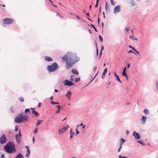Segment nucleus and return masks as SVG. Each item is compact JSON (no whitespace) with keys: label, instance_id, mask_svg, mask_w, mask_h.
Masks as SVG:
<instances>
[{"label":"nucleus","instance_id":"55","mask_svg":"<svg viewBox=\"0 0 158 158\" xmlns=\"http://www.w3.org/2000/svg\"><path fill=\"white\" fill-rule=\"evenodd\" d=\"M51 103L53 105H54V104H55V102H53V101H52L51 102Z\"/></svg>","mask_w":158,"mask_h":158},{"label":"nucleus","instance_id":"56","mask_svg":"<svg viewBox=\"0 0 158 158\" xmlns=\"http://www.w3.org/2000/svg\"><path fill=\"white\" fill-rule=\"evenodd\" d=\"M64 128H66V130L67 129L69 128V125H67V126L66 127H64Z\"/></svg>","mask_w":158,"mask_h":158},{"label":"nucleus","instance_id":"2","mask_svg":"<svg viewBox=\"0 0 158 158\" xmlns=\"http://www.w3.org/2000/svg\"><path fill=\"white\" fill-rule=\"evenodd\" d=\"M5 151L7 153H12L16 152L15 143L12 141L8 142L4 147Z\"/></svg>","mask_w":158,"mask_h":158},{"label":"nucleus","instance_id":"11","mask_svg":"<svg viewBox=\"0 0 158 158\" xmlns=\"http://www.w3.org/2000/svg\"><path fill=\"white\" fill-rule=\"evenodd\" d=\"M66 131V128L63 127L58 130V133L59 134H61L64 133Z\"/></svg>","mask_w":158,"mask_h":158},{"label":"nucleus","instance_id":"16","mask_svg":"<svg viewBox=\"0 0 158 158\" xmlns=\"http://www.w3.org/2000/svg\"><path fill=\"white\" fill-rule=\"evenodd\" d=\"M45 59L46 60L48 61H52V59L51 58L48 56H45Z\"/></svg>","mask_w":158,"mask_h":158},{"label":"nucleus","instance_id":"15","mask_svg":"<svg viewBox=\"0 0 158 158\" xmlns=\"http://www.w3.org/2000/svg\"><path fill=\"white\" fill-rule=\"evenodd\" d=\"M71 92L69 91L68 92L67 94H66V96L70 100V96H71Z\"/></svg>","mask_w":158,"mask_h":158},{"label":"nucleus","instance_id":"33","mask_svg":"<svg viewBox=\"0 0 158 158\" xmlns=\"http://www.w3.org/2000/svg\"><path fill=\"white\" fill-rule=\"evenodd\" d=\"M74 75H72L70 77V80L71 81H73V77H74Z\"/></svg>","mask_w":158,"mask_h":158},{"label":"nucleus","instance_id":"53","mask_svg":"<svg viewBox=\"0 0 158 158\" xmlns=\"http://www.w3.org/2000/svg\"><path fill=\"white\" fill-rule=\"evenodd\" d=\"M41 102H39L38 104V107H40V105H41Z\"/></svg>","mask_w":158,"mask_h":158},{"label":"nucleus","instance_id":"13","mask_svg":"<svg viewBox=\"0 0 158 158\" xmlns=\"http://www.w3.org/2000/svg\"><path fill=\"white\" fill-rule=\"evenodd\" d=\"M72 72L73 74L75 75H78L79 74L78 71L76 69H72Z\"/></svg>","mask_w":158,"mask_h":158},{"label":"nucleus","instance_id":"8","mask_svg":"<svg viewBox=\"0 0 158 158\" xmlns=\"http://www.w3.org/2000/svg\"><path fill=\"white\" fill-rule=\"evenodd\" d=\"M121 11V6L118 5L115 6L114 10V13L115 14Z\"/></svg>","mask_w":158,"mask_h":158},{"label":"nucleus","instance_id":"17","mask_svg":"<svg viewBox=\"0 0 158 158\" xmlns=\"http://www.w3.org/2000/svg\"><path fill=\"white\" fill-rule=\"evenodd\" d=\"M126 67L124 68L122 73V75L123 76H127V74L126 72Z\"/></svg>","mask_w":158,"mask_h":158},{"label":"nucleus","instance_id":"61","mask_svg":"<svg viewBox=\"0 0 158 158\" xmlns=\"http://www.w3.org/2000/svg\"><path fill=\"white\" fill-rule=\"evenodd\" d=\"M114 74L115 77H116V76H117V75H116V74L115 73H114Z\"/></svg>","mask_w":158,"mask_h":158},{"label":"nucleus","instance_id":"4","mask_svg":"<svg viewBox=\"0 0 158 158\" xmlns=\"http://www.w3.org/2000/svg\"><path fill=\"white\" fill-rule=\"evenodd\" d=\"M58 68L57 64L54 63L52 64L48 65L47 67V69L49 72H52L56 71Z\"/></svg>","mask_w":158,"mask_h":158},{"label":"nucleus","instance_id":"41","mask_svg":"<svg viewBox=\"0 0 158 158\" xmlns=\"http://www.w3.org/2000/svg\"><path fill=\"white\" fill-rule=\"evenodd\" d=\"M60 109H58V110L56 112V114H57L60 113Z\"/></svg>","mask_w":158,"mask_h":158},{"label":"nucleus","instance_id":"35","mask_svg":"<svg viewBox=\"0 0 158 158\" xmlns=\"http://www.w3.org/2000/svg\"><path fill=\"white\" fill-rule=\"evenodd\" d=\"M80 80V78H79L77 77L76 78V79L75 80V81L76 82H77L78 81H79Z\"/></svg>","mask_w":158,"mask_h":158},{"label":"nucleus","instance_id":"32","mask_svg":"<svg viewBox=\"0 0 158 158\" xmlns=\"http://www.w3.org/2000/svg\"><path fill=\"white\" fill-rule=\"evenodd\" d=\"M130 38L133 40H137V39L135 38L133 36H130Z\"/></svg>","mask_w":158,"mask_h":158},{"label":"nucleus","instance_id":"54","mask_svg":"<svg viewBox=\"0 0 158 158\" xmlns=\"http://www.w3.org/2000/svg\"><path fill=\"white\" fill-rule=\"evenodd\" d=\"M32 141H33V143H34V142H35V138H34V137H33Z\"/></svg>","mask_w":158,"mask_h":158},{"label":"nucleus","instance_id":"40","mask_svg":"<svg viewBox=\"0 0 158 158\" xmlns=\"http://www.w3.org/2000/svg\"><path fill=\"white\" fill-rule=\"evenodd\" d=\"M18 130V128L17 126H16L15 127V131H17Z\"/></svg>","mask_w":158,"mask_h":158},{"label":"nucleus","instance_id":"21","mask_svg":"<svg viewBox=\"0 0 158 158\" xmlns=\"http://www.w3.org/2000/svg\"><path fill=\"white\" fill-rule=\"evenodd\" d=\"M125 141V139H124L121 138L120 139V145L122 146L123 143H124Z\"/></svg>","mask_w":158,"mask_h":158},{"label":"nucleus","instance_id":"9","mask_svg":"<svg viewBox=\"0 0 158 158\" xmlns=\"http://www.w3.org/2000/svg\"><path fill=\"white\" fill-rule=\"evenodd\" d=\"M64 83L65 85L68 86H71L74 84L73 83L67 80L64 81Z\"/></svg>","mask_w":158,"mask_h":158},{"label":"nucleus","instance_id":"3","mask_svg":"<svg viewBox=\"0 0 158 158\" xmlns=\"http://www.w3.org/2000/svg\"><path fill=\"white\" fill-rule=\"evenodd\" d=\"M28 117L23 113H21L17 115L15 118L14 121L17 123H20L28 120Z\"/></svg>","mask_w":158,"mask_h":158},{"label":"nucleus","instance_id":"59","mask_svg":"<svg viewBox=\"0 0 158 158\" xmlns=\"http://www.w3.org/2000/svg\"><path fill=\"white\" fill-rule=\"evenodd\" d=\"M86 15L87 16H89V13H87L86 14Z\"/></svg>","mask_w":158,"mask_h":158},{"label":"nucleus","instance_id":"38","mask_svg":"<svg viewBox=\"0 0 158 158\" xmlns=\"http://www.w3.org/2000/svg\"><path fill=\"white\" fill-rule=\"evenodd\" d=\"M118 157L119 158H127V157L125 156H122L121 155H119Z\"/></svg>","mask_w":158,"mask_h":158},{"label":"nucleus","instance_id":"64","mask_svg":"<svg viewBox=\"0 0 158 158\" xmlns=\"http://www.w3.org/2000/svg\"><path fill=\"white\" fill-rule=\"evenodd\" d=\"M91 6H92L91 5H90V6H89V10H90V9H91Z\"/></svg>","mask_w":158,"mask_h":158},{"label":"nucleus","instance_id":"52","mask_svg":"<svg viewBox=\"0 0 158 158\" xmlns=\"http://www.w3.org/2000/svg\"><path fill=\"white\" fill-rule=\"evenodd\" d=\"M130 66V64H127V68H129Z\"/></svg>","mask_w":158,"mask_h":158},{"label":"nucleus","instance_id":"37","mask_svg":"<svg viewBox=\"0 0 158 158\" xmlns=\"http://www.w3.org/2000/svg\"><path fill=\"white\" fill-rule=\"evenodd\" d=\"M129 47L131 48L134 51H136V50H135V48L133 47H132L131 46L129 45Z\"/></svg>","mask_w":158,"mask_h":158},{"label":"nucleus","instance_id":"14","mask_svg":"<svg viewBox=\"0 0 158 158\" xmlns=\"http://www.w3.org/2000/svg\"><path fill=\"white\" fill-rule=\"evenodd\" d=\"M107 71V69L106 68L103 71V73L102 74V78H103L104 77H105L106 73Z\"/></svg>","mask_w":158,"mask_h":158},{"label":"nucleus","instance_id":"39","mask_svg":"<svg viewBox=\"0 0 158 158\" xmlns=\"http://www.w3.org/2000/svg\"><path fill=\"white\" fill-rule=\"evenodd\" d=\"M128 52V53H131V52H132V53H133L134 54H136L135 53V52H133L131 50H129V51Z\"/></svg>","mask_w":158,"mask_h":158},{"label":"nucleus","instance_id":"26","mask_svg":"<svg viewBox=\"0 0 158 158\" xmlns=\"http://www.w3.org/2000/svg\"><path fill=\"white\" fill-rule=\"evenodd\" d=\"M19 100L21 102H23L24 101V99L23 97H20L19 98Z\"/></svg>","mask_w":158,"mask_h":158},{"label":"nucleus","instance_id":"1","mask_svg":"<svg viewBox=\"0 0 158 158\" xmlns=\"http://www.w3.org/2000/svg\"><path fill=\"white\" fill-rule=\"evenodd\" d=\"M73 54L70 52H68L67 54L62 57V60H65L66 63V68L68 69L72 67L75 61L73 60Z\"/></svg>","mask_w":158,"mask_h":158},{"label":"nucleus","instance_id":"29","mask_svg":"<svg viewBox=\"0 0 158 158\" xmlns=\"http://www.w3.org/2000/svg\"><path fill=\"white\" fill-rule=\"evenodd\" d=\"M99 40L100 41L102 42H103V38H102V37L101 35H99Z\"/></svg>","mask_w":158,"mask_h":158},{"label":"nucleus","instance_id":"63","mask_svg":"<svg viewBox=\"0 0 158 158\" xmlns=\"http://www.w3.org/2000/svg\"><path fill=\"white\" fill-rule=\"evenodd\" d=\"M99 20H100V19H99V18H98V24H99Z\"/></svg>","mask_w":158,"mask_h":158},{"label":"nucleus","instance_id":"6","mask_svg":"<svg viewBox=\"0 0 158 158\" xmlns=\"http://www.w3.org/2000/svg\"><path fill=\"white\" fill-rule=\"evenodd\" d=\"M13 20L10 18H6L3 20V23L5 24H9L12 23Z\"/></svg>","mask_w":158,"mask_h":158},{"label":"nucleus","instance_id":"34","mask_svg":"<svg viewBox=\"0 0 158 158\" xmlns=\"http://www.w3.org/2000/svg\"><path fill=\"white\" fill-rule=\"evenodd\" d=\"M91 25L94 28V29L95 31H96L98 32V31H97V30L96 29V28H95V27L93 25L91 24Z\"/></svg>","mask_w":158,"mask_h":158},{"label":"nucleus","instance_id":"10","mask_svg":"<svg viewBox=\"0 0 158 158\" xmlns=\"http://www.w3.org/2000/svg\"><path fill=\"white\" fill-rule=\"evenodd\" d=\"M133 135L135 137L136 139H140V135L139 134L135 131L133 132Z\"/></svg>","mask_w":158,"mask_h":158},{"label":"nucleus","instance_id":"22","mask_svg":"<svg viewBox=\"0 0 158 158\" xmlns=\"http://www.w3.org/2000/svg\"><path fill=\"white\" fill-rule=\"evenodd\" d=\"M104 49V46H102V48H101V52H100V55H99V59H100L101 57V55H102V50H103Z\"/></svg>","mask_w":158,"mask_h":158},{"label":"nucleus","instance_id":"47","mask_svg":"<svg viewBox=\"0 0 158 158\" xmlns=\"http://www.w3.org/2000/svg\"><path fill=\"white\" fill-rule=\"evenodd\" d=\"M97 69V67H94V72H95Z\"/></svg>","mask_w":158,"mask_h":158},{"label":"nucleus","instance_id":"18","mask_svg":"<svg viewBox=\"0 0 158 158\" xmlns=\"http://www.w3.org/2000/svg\"><path fill=\"white\" fill-rule=\"evenodd\" d=\"M32 113L34 114L36 117H38L39 115V114L37 112L35 111L34 110L32 111Z\"/></svg>","mask_w":158,"mask_h":158},{"label":"nucleus","instance_id":"44","mask_svg":"<svg viewBox=\"0 0 158 158\" xmlns=\"http://www.w3.org/2000/svg\"><path fill=\"white\" fill-rule=\"evenodd\" d=\"M137 142L140 144H143V143L141 140L138 141Z\"/></svg>","mask_w":158,"mask_h":158},{"label":"nucleus","instance_id":"24","mask_svg":"<svg viewBox=\"0 0 158 158\" xmlns=\"http://www.w3.org/2000/svg\"><path fill=\"white\" fill-rule=\"evenodd\" d=\"M105 9H106V11H107V10H109V7L107 6V2H106V3Z\"/></svg>","mask_w":158,"mask_h":158},{"label":"nucleus","instance_id":"20","mask_svg":"<svg viewBox=\"0 0 158 158\" xmlns=\"http://www.w3.org/2000/svg\"><path fill=\"white\" fill-rule=\"evenodd\" d=\"M30 150H28H28H27V153L26 155V157H28L30 154Z\"/></svg>","mask_w":158,"mask_h":158},{"label":"nucleus","instance_id":"7","mask_svg":"<svg viewBox=\"0 0 158 158\" xmlns=\"http://www.w3.org/2000/svg\"><path fill=\"white\" fill-rule=\"evenodd\" d=\"M19 134H17L16 135L15 137L17 142L18 143H19L21 141V137L22 136L20 130H19Z\"/></svg>","mask_w":158,"mask_h":158},{"label":"nucleus","instance_id":"60","mask_svg":"<svg viewBox=\"0 0 158 158\" xmlns=\"http://www.w3.org/2000/svg\"><path fill=\"white\" fill-rule=\"evenodd\" d=\"M98 4H97V3H96V5H95V7L96 8L98 6Z\"/></svg>","mask_w":158,"mask_h":158},{"label":"nucleus","instance_id":"51","mask_svg":"<svg viewBox=\"0 0 158 158\" xmlns=\"http://www.w3.org/2000/svg\"><path fill=\"white\" fill-rule=\"evenodd\" d=\"M26 149H27V150H30L29 149V147L28 146H27L26 147Z\"/></svg>","mask_w":158,"mask_h":158},{"label":"nucleus","instance_id":"27","mask_svg":"<svg viewBox=\"0 0 158 158\" xmlns=\"http://www.w3.org/2000/svg\"><path fill=\"white\" fill-rule=\"evenodd\" d=\"M131 4L132 6H134L135 5V2L133 0H131Z\"/></svg>","mask_w":158,"mask_h":158},{"label":"nucleus","instance_id":"12","mask_svg":"<svg viewBox=\"0 0 158 158\" xmlns=\"http://www.w3.org/2000/svg\"><path fill=\"white\" fill-rule=\"evenodd\" d=\"M147 119V117L144 116H142V118L141 119V120L142 122V124H144L145 123V122Z\"/></svg>","mask_w":158,"mask_h":158},{"label":"nucleus","instance_id":"5","mask_svg":"<svg viewBox=\"0 0 158 158\" xmlns=\"http://www.w3.org/2000/svg\"><path fill=\"white\" fill-rule=\"evenodd\" d=\"M7 141L6 138L5 134H3L0 137V143L1 144L6 143Z\"/></svg>","mask_w":158,"mask_h":158},{"label":"nucleus","instance_id":"50","mask_svg":"<svg viewBox=\"0 0 158 158\" xmlns=\"http://www.w3.org/2000/svg\"><path fill=\"white\" fill-rule=\"evenodd\" d=\"M74 16L76 17L78 19H80V18L78 16H77V15H74Z\"/></svg>","mask_w":158,"mask_h":158},{"label":"nucleus","instance_id":"19","mask_svg":"<svg viewBox=\"0 0 158 158\" xmlns=\"http://www.w3.org/2000/svg\"><path fill=\"white\" fill-rule=\"evenodd\" d=\"M16 158H23V156L22 154L20 153L16 156Z\"/></svg>","mask_w":158,"mask_h":158},{"label":"nucleus","instance_id":"25","mask_svg":"<svg viewBox=\"0 0 158 158\" xmlns=\"http://www.w3.org/2000/svg\"><path fill=\"white\" fill-rule=\"evenodd\" d=\"M42 122H43V120H38L36 124V126H38L40 125L41 123Z\"/></svg>","mask_w":158,"mask_h":158},{"label":"nucleus","instance_id":"57","mask_svg":"<svg viewBox=\"0 0 158 158\" xmlns=\"http://www.w3.org/2000/svg\"><path fill=\"white\" fill-rule=\"evenodd\" d=\"M97 74L98 73H97L96 74V75L94 77V78L92 79V81H90V82H91L93 80H94V79L95 77L97 75Z\"/></svg>","mask_w":158,"mask_h":158},{"label":"nucleus","instance_id":"31","mask_svg":"<svg viewBox=\"0 0 158 158\" xmlns=\"http://www.w3.org/2000/svg\"><path fill=\"white\" fill-rule=\"evenodd\" d=\"M110 2L113 6H114L115 5V3L114 2V0H110Z\"/></svg>","mask_w":158,"mask_h":158},{"label":"nucleus","instance_id":"23","mask_svg":"<svg viewBox=\"0 0 158 158\" xmlns=\"http://www.w3.org/2000/svg\"><path fill=\"white\" fill-rule=\"evenodd\" d=\"M115 77V79L116 81H118L120 83H121L122 82L120 81V79L119 78V77H118V76H117Z\"/></svg>","mask_w":158,"mask_h":158},{"label":"nucleus","instance_id":"49","mask_svg":"<svg viewBox=\"0 0 158 158\" xmlns=\"http://www.w3.org/2000/svg\"><path fill=\"white\" fill-rule=\"evenodd\" d=\"M5 156L4 154H2L1 155V158H4Z\"/></svg>","mask_w":158,"mask_h":158},{"label":"nucleus","instance_id":"62","mask_svg":"<svg viewBox=\"0 0 158 158\" xmlns=\"http://www.w3.org/2000/svg\"><path fill=\"white\" fill-rule=\"evenodd\" d=\"M53 96H52L51 97V98H50V99L52 100L53 99Z\"/></svg>","mask_w":158,"mask_h":158},{"label":"nucleus","instance_id":"43","mask_svg":"<svg viewBox=\"0 0 158 158\" xmlns=\"http://www.w3.org/2000/svg\"><path fill=\"white\" fill-rule=\"evenodd\" d=\"M56 107H57L59 109H60L61 107H60V105L56 106Z\"/></svg>","mask_w":158,"mask_h":158},{"label":"nucleus","instance_id":"36","mask_svg":"<svg viewBox=\"0 0 158 158\" xmlns=\"http://www.w3.org/2000/svg\"><path fill=\"white\" fill-rule=\"evenodd\" d=\"M74 134V133H70V139H71L73 137V136Z\"/></svg>","mask_w":158,"mask_h":158},{"label":"nucleus","instance_id":"30","mask_svg":"<svg viewBox=\"0 0 158 158\" xmlns=\"http://www.w3.org/2000/svg\"><path fill=\"white\" fill-rule=\"evenodd\" d=\"M30 110L29 109H26L25 110L24 113L25 114H27V113Z\"/></svg>","mask_w":158,"mask_h":158},{"label":"nucleus","instance_id":"45","mask_svg":"<svg viewBox=\"0 0 158 158\" xmlns=\"http://www.w3.org/2000/svg\"><path fill=\"white\" fill-rule=\"evenodd\" d=\"M125 30L127 31H129V28L128 27L125 28Z\"/></svg>","mask_w":158,"mask_h":158},{"label":"nucleus","instance_id":"48","mask_svg":"<svg viewBox=\"0 0 158 158\" xmlns=\"http://www.w3.org/2000/svg\"><path fill=\"white\" fill-rule=\"evenodd\" d=\"M37 128H36L35 131H34V133H36L37 132Z\"/></svg>","mask_w":158,"mask_h":158},{"label":"nucleus","instance_id":"46","mask_svg":"<svg viewBox=\"0 0 158 158\" xmlns=\"http://www.w3.org/2000/svg\"><path fill=\"white\" fill-rule=\"evenodd\" d=\"M156 85L157 88V90H158V82H156Z\"/></svg>","mask_w":158,"mask_h":158},{"label":"nucleus","instance_id":"58","mask_svg":"<svg viewBox=\"0 0 158 158\" xmlns=\"http://www.w3.org/2000/svg\"><path fill=\"white\" fill-rule=\"evenodd\" d=\"M76 131V133H77V134L79 133V131L77 130V129Z\"/></svg>","mask_w":158,"mask_h":158},{"label":"nucleus","instance_id":"42","mask_svg":"<svg viewBox=\"0 0 158 158\" xmlns=\"http://www.w3.org/2000/svg\"><path fill=\"white\" fill-rule=\"evenodd\" d=\"M122 148V146L120 145V147H119V149L118 150V152H120V149Z\"/></svg>","mask_w":158,"mask_h":158},{"label":"nucleus","instance_id":"28","mask_svg":"<svg viewBox=\"0 0 158 158\" xmlns=\"http://www.w3.org/2000/svg\"><path fill=\"white\" fill-rule=\"evenodd\" d=\"M144 112L146 114H148L149 113V111L148 110L146 109L144 110Z\"/></svg>","mask_w":158,"mask_h":158}]
</instances>
